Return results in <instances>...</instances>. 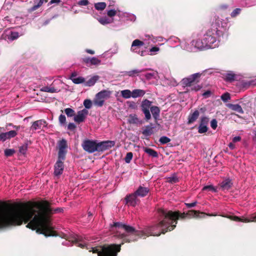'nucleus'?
<instances>
[{"mask_svg": "<svg viewBox=\"0 0 256 256\" xmlns=\"http://www.w3.org/2000/svg\"><path fill=\"white\" fill-rule=\"evenodd\" d=\"M158 212L163 220L144 230H136L131 226L118 222H114L110 226V231L114 236L122 239L124 242L120 244H112L102 246L100 249L92 248L93 252L98 253V256H117L118 252L120 250L121 244L124 242L134 241L143 236H158L161 233L164 234L168 231H171L176 226L178 220L184 218L187 216L202 218L206 215L205 213L194 210H189L186 214L159 209Z\"/></svg>", "mask_w": 256, "mask_h": 256, "instance_id": "nucleus-1", "label": "nucleus"}, {"mask_svg": "<svg viewBox=\"0 0 256 256\" xmlns=\"http://www.w3.org/2000/svg\"><path fill=\"white\" fill-rule=\"evenodd\" d=\"M220 22H221L220 20H216L215 23L212 24L211 28L208 30L203 36L207 48H214L218 46L219 44L218 38L222 34V30L219 29Z\"/></svg>", "mask_w": 256, "mask_h": 256, "instance_id": "nucleus-2", "label": "nucleus"}, {"mask_svg": "<svg viewBox=\"0 0 256 256\" xmlns=\"http://www.w3.org/2000/svg\"><path fill=\"white\" fill-rule=\"evenodd\" d=\"M112 92L108 90H103L98 92L94 100V104L95 106L101 107L104 104L105 100L110 98Z\"/></svg>", "mask_w": 256, "mask_h": 256, "instance_id": "nucleus-3", "label": "nucleus"}, {"mask_svg": "<svg viewBox=\"0 0 256 256\" xmlns=\"http://www.w3.org/2000/svg\"><path fill=\"white\" fill-rule=\"evenodd\" d=\"M82 147L85 151L93 153L98 151V142L90 140H84L82 144Z\"/></svg>", "mask_w": 256, "mask_h": 256, "instance_id": "nucleus-4", "label": "nucleus"}, {"mask_svg": "<svg viewBox=\"0 0 256 256\" xmlns=\"http://www.w3.org/2000/svg\"><path fill=\"white\" fill-rule=\"evenodd\" d=\"M206 71L203 72L202 73H196L192 74L190 76L182 79V84L186 86H192L194 83H198L199 82V78L203 73Z\"/></svg>", "mask_w": 256, "mask_h": 256, "instance_id": "nucleus-5", "label": "nucleus"}, {"mask_svg": "<svg viewBox=\"0 0 256 256\" xmlns=\"http://www.w3.org/2000/svg\"><path fill=\"white\" fill-rule=\"evenodd\" d=\"M222 216L228 218L230 220L236 222H256V214H252L249 216H242V218H239L238 216H224L222 215Z\"/></svg>", "mask_w": 256, "mask_h": 256, "instance_id": "nucleus-6", "label": "nucleus"}, {"mask_svg": "<svg viewBox=\"0 0 256 256\" xmlns=\"http://www.w3.org/2000/svg\"><path fill=\"white\" fill-rule=\"evenodd\" d=\"M68 147L66 140L62 139L58 142V158L60 159L64 160L66 153V148Z\"/></svg>", "mask_w": 256, "mask_h": 256, "instance_id": "nucleus-7", "label": "nucleus"}, {"mask_svg": "<svg viewBox=\"0 0 256 256\" xmlns=\"http://www.w3.org/2000/svg\"><path fill=\"white\" fill-rule=\"evenodd\" d=\"M151 104L152 102L148 100H144L142 102V110L144 114L146 119V120H149L151 118V116L149 110Z\"/></svg>", "mask_w": 256, "mask_h": 256, "instance_id": "nucleus-8", "label": "nucleus"}, {"mask_svg": "<svg viewBox=\"0 0 256 256\" xmlns=\"http://www.w3.org/2000/svg\"><path fill=\"white\" fill-rule=\"evenodd\" d=\"M115 145V142L112 140H106L100 142H98V152H102L108 150Z\"/></svg>", "mask_w": 256, "mask_h": 256, "instance_id": "nucleus-9", "label": "nucleus"}, {"mask_svg": "<svg viewBox=\"0 0 256 256\" xmlns=\"http://www.w3.org/2000/svg\"><path fill=\"white\" fill-rule=\"evenodd\" d=\"M88 114V112L86 109L79 110L77 112V114L74 116V120L78 124L82 122L85 120Z\"/></svg>", "mask_w": 256, "mask_h": 256, "instance_id": "nucleus-10", "label": "nucleus"}, {"mask_svg": "<svg viewBox=\"0 0 256 256\" xmlns=\"http://www.w3.org/2000/svg\"><path fill=\"white\" fill-rule=\"evenodd\" d=\"M46 122L44 120H40L34 122L31 126V130L32 131L36 130H40L44 127H46Z\"/></svg>", "mask_w": 256, "mask_h": 256, "instance_id": "nucleus-11", "label": "nucleus"}, {"mask_svg": "<svg viewBox=\"0 0 256 256\" xmlns=\"http://www.w3.org/2000/svg\"><path fill=\"white\" fill-rule=\"evenodd\" d=\"M62 160L58 158V160L55 164L54 174L56 176H59L62 173L64 167V163L62 162Z\"/></svg>", "mask_w": 256, "mask_h": 256, "instance_id": "nucleus-12", "label": "nucleus"}, {"mask_svg": "<svg viewBox=\"0 0 256 256\" xmlns=\"http://www.w3.org/2000/svg\"><path fill=\"white\" fill-rule=\"evenodd\" d=\"M144 44V43L143 42L138 39L135 40L133 41L132 43L130 50L132 52L138 53V51L140 50V48L143 46Z\"/></svg>", "mask_w": 256, "mask_h": 256, "instance_id": "nucleus-13", "label": "nucleus"}, {"mask_svg": "<svg viewBox=\"0 0 256 256\" xmlns=\"http://www.w3.org/2000/svg\"><path fill=\"white\" fill-rule=\"evenodd\" d=\"M84 62L88 66H90L92 65H98L100 64L101 61L96 57H92V58H86L84 59Z\"/></svg>", "mask_w": 256, "mask_h": 256, "instance_id": "nucleus-14", "label": "nucleus"}, {"mask_svg": "<svg viewBox=\"0 0 256 256\" xmlns=\"http://www.w3.org/2000/svg\"><path fill=\"white\" fill-rule=\"evenodd\" d=\"M137 196H138L136 194L135 192L127 196L126 198V204L134 206H135L137 204Z\"/></svg>", "mask_w": 256, "mask_h": 256, "instance_id": "nucleus-15", "label": "nucleus"}, {"mask_svg": "<svg viewBox=\"0 0 256 256\" xmlns=\"http://www.w3.org/2000/svg\"><path fill=\"white\" fill-rule=\"evenodd\" d=\"M148 192V188L140 186L135 192V193L138 196L144 197L145 196Z\"/></svg>", "mask_w": 256, "mask_h": 256, "instance_id": "nucleus-16", "label": "nucleus"}, {"mask_svg": "<svg viewBox=\"0 0 256 256\" xmlns=\"http://www.w3.org/2000/svg\"><path fill=\"white\" fill-rule=\"evenodd\" d=\"M6 38L10 40H14L19 37V34L16 32L12 30H6Z\"/></svg>", "mask_w": 256, "mask_h": 256, "instance_id": "nucleus-17", "label": "nucleus"}, {"mask_svg": "<svg viewBox=\"0 0 256 256\" xmlns=\"http://www.w3.org/2000/svg\"><path fill=\"white\" fill-rule=\"evenodd\" d=\"M204 43L206 42L204 40V37L202 40H198L192 42V44L199 49L207 48L206 45Z\"/></svg>", "mask_w": 256, "mask_h": 256, "instance_id": "nucleus-18", "label": "nucleus"}, {"mask_svg": "<svg viewBox=\"0 0 256 256\" xmlns=\"http://www.w3.org/2000/svg\"><path fill=\"white\" fill-rule=\"evenodd\" d=\"M72 242L77 246L82 248H84L86 246V242L82 240V238L80 236H76V237H74Z\"/></svg>", "mask_w": 256, "mask_h": 256, "instance_id": "nucleus-19", "label": "nucleus"}, {"mask_svg": "<svg viewBox=\"0 0 256 256\" xmlns=\"http://www.w3.org/2000/svg\"><path fill=\"white\" fill-rule=\"evenodd\" d=\"M199 115L200 112L198 110L190 114L188 118V124H191L194 122L198 119Z\"/></svg>", "mask_w": 256, "mask_h": 256, "instance_id": "nucleus-20", "label": "nucleus"}, {"mask_svg": "<svg viewBox=\"0 0 256 256\" xmlns=\"http://www.w3.org/2000/svg\"><path fill=\"white\" fill-rule=\"evenodd\" d=\"M148 70H151L150 68H144L142 70H134L127 72V75L129 76H138L140 73L145 72Z\"/></svg>", "mask_w": 256, "mask_h": 256, "instance_id": "nucleus-21", "label": "nucleus"}, {"mask_svg": "<svg viewBox=\"0 0 256 256\" xmlns=\"http://www.w3.org/2000/svg\"><path fill=\"white\" fill-rule=\"evenodd\" d=\"M146 94V91L140 89H135L132 91V98H137L143 96Z\"/></svg>", "mask_w": 256, "mask_h": 256, "instance_id": "nucleus-22", "label": "nucleus"}, {"mask_svg": "<svg viewBox=\"0 0 256 256\" xmlns=\"http://www.w3.org/2000/svg\"><path fill=\"white\" fill-rule=\"evenodd\" d=\"M40 90L44 92H48L50 93L57 92H58V89L54 88L52 84L50 86H46L41 88Z\"/></svg>", "mask_w": 256, "mask_h": 256, "instance_id": "nucleus-23", "label": "nucleus"}, {"mask_svg": "<svg viewBox=\"0 0 256 256\" xmlns=\"http://www.w3.org/2000/svg\"><path fill=\"white\" fill-rule=\"evenodd\" d=\"M70 79L72 82L76 84H82L84 82V78L82 76L76 77L74 74H72Z\"/></svg>", "mask_w": 256, "mask_h": 256, "instance_id": "nucleus-24", "label": "nucleus"}, {"mask_svg": "<svg viewBox=\"0 0 256 256\" xmlns=\"http://www.w3.org/2000/svg\"><path fill=\"white\" fill-rule=\"evenodd\" d=\"M144 76L147 80H150L152 79H157L158 76V72L156 71H154L152 72H148L144 74Z\"/></svg>", "mask_w": 256, "mask_h": 256, "instance_id": "nucleus-25", "label": "nucleus"}, {"mask_svg": "<svg viewBox=\"0 0 256 256\" xmlns=\"http://www.w3.org/2000/svg\"><path fill=\"white\" fill-rule=\"evenodd\" d=\"M128 122L131 124H140L141 122L136 114H130L129 116Z\"/></svg>", "mask_w": 256, "mask_h": 256, "instance_id": "nucleus-26", "label": "nucleus"}, {"mask_svg": "<svg viewBox=\"0 0 256 256\" xmlns=\"http://www.w3.org/2000/svg\"><path fill=\"white\" fill-rule=\"evenodd\" d=\"M144 152L152 158H157L158 156V152L152 148H144Z\"/></svg>", "mask_w": 256, "mask_h": 256, "instance_id": "nucleus-27", "label": "nucleus"}, {"mask_svg": "<svg viewBox=\"0 0 256 256\" xmlns=\"http://www.w3.org/2000/svg\"><path fill=\"white\" fill-rule=\"evenodd\" d=\"M150 111L153 117L156 120L159 116L160 110L158 106H152L150 108Z\"/></svg>", "mask_w": 256, "mask_h": 256, "instance_id": "nucleus-28", "label": "nucleus"}, {"mask_svg": "<svg viewBox=\"0 0 256 256\" xmlns=\"http://www.w3.org/2000/svg\"><path fill=\"white\" fill-rule=\"evenodd\" d=\"M98 79V76H94L92 78H91L90 80H88L87 82H86L84 84L86 86H92L95 84V83L96 82Z\"/></svg>", "mask_w": 256, "mask_h": 256, "instance_id": "nucleus-29", "label": "nucleus"}, {"mask_svg": "<svg viewBox=\"0 0 256 256\" xmlns=\"http://www.w3.org/2000/svg\"><path fill=\"white\" fill-rule=\"evenodd\" d=\"M229 108H231L232 110L236 111L240 114H243L244 111L242 110V108L241 106L238 104H230L229 105Z\"/></svg>", "mask_w": 256, "mask_h": 256, "instance_id": "nucleus-30", "label": "nucleus"}, {"mask_svg": "<svg viewBox=\"0 0 256 256\" xmlns=\"http://www.w3.org/2000/svg\"><path fill=\"white\" fill-rule=\"evenodd\" d=\"M122 96L126 99L132 97V91L131 92L129 90H125L121 91Z\"/></svg>", "mask_w": 256, "mask_h": 256, "instance_id": "nucleus-31", "label": "nucleus"}, {"mask_svg": "<svg viewBox=\"0 0 256 256\" xmlns=\"http://www.w3.org/2000/svg\"><path fill=\"white\" fill-rule=\"evenodd\" d=\"M224 78L226 81L232 82L234 80L235 74L232 72H228L224 75Z\"/></svg>", "mask_w": 256, "mask_h": 256, "instance_id": "nucleus-32", "label": "nucleus"}, {"mask_svg": "<svg viewBox=\"0 0 256 256\" xmlns=\"http://www.w3.org/2000/svg\"><path fill=\"white\" fill-rule=\"evenodd\" d=\"M231 186L230 180H226L222 182L220 186L224 190H228Z\"/></svg>", "mask_w": 256, "mask_h": 256, "instance_id": "nucleus-33", "label": "nucleus"}, {"mask_svg": "<svg viewBox=\"0 0 256 256\" xmlns=\"http://www.w3.org/2000/svg\"><path fill=\"white\" fill-rule=\"evenodd\" d=\"M94 7L96 10H104L106 7V4L104 2H98L96 4H95Z\"/></svg>", "mask_w": 256, "mask_h": 256, "instance_id": "nucleus-34", "label": "nucleus"}, {"mask_svg": "<svg viewBox=\"0 0 256 256\" xmlns=\"http://www.w3.org/2000/svg\"><path fill=\"white\" fill-rule=\"evenodd\" d=\"M64 112L68 117H72L73 116H75V112L74 110L71 108H66L64 109Z\"/></svg>", "mask_w": 256, "mask_h": 256, "instance_id": "nucleus-35", "label": "nucleus"}, {"mask_svg": "<svg viewBox=\"0 0 256 256\" xmlns=\"http://www.w3.org/2000/svg\"><path fill=\"white\" fill-rule=\"evenodd\" d=\"M98 20L102 24H108L112 22V20L106 17L100 18Z\"/></svg>", "mask_w": 256, "mask_h": 256, "instance_id": "nucleus-36", "label": "nucleus"}, {"mask_svg": "<svg viewBox=\"0 0 256 256\" xmlns=\"http://www.w3.org/2000/svg\"><path fill=\"white\" fill-rule=\"evenodd\" d=\"M208 130V126L200 124L198 128V132L200 134H204L207 132Z\"/></svg>", "mask_w": 256, "mask_h": 256, "instance_id": "nucleus-37", "label": "nucleus"}, {"mask_svg": "<svg viewBox=\"0 0 256 256\" xmlns=\"http://www.w3.org/2000/svg\"><path fill=\"white\" fill-rule=\"evenodd\" d=\"M208 122H209V119L208 117L202 116V117H201L200 120V124L207 126L208 124Z\"/></svg>", "mask_w": 256, "mask_h": 256, "instance_id": "nucleus-38", "label": "nucleus"}, {"mask_svg": "<svg viewBox=\"0 0 256 256\" xmlns=\"http://www.w3.org/2000/svg\"><path fill=\"white\" fill-rule=\"evenodd\" d=\"M84 105L86 108L85 109H90L92 106V102L90 100H85L84 102Z\"/></svg>", "mask_w": 256, "mask_h": 256, "instance_id": "nucleus-39", "label": "nucleus"}, {"mask_svg": "<svg viewBox=\"0 0 256 256\" xmlns=\"http://www.w3.org/2000/svg\"><path fill=\"white\" fill-rule=\"evenodd\" d=\"M6 134L8 139L14 138L17 135V132L16 130H10L6 132Z\"/></svg>", "mask_w": 256, "mask_h": 256, "instance_id": "nucleus-40", "label": "nucleus"}, {"mask_svg": "<svg viewBox=\"0 0 256 256\" xmlns=\"http://www.w3.org/2000/svg\"><path fill=\"white\" fill-rule=\"evenodd\" d=\"M170 138H168L167 136H162L160 140H159V142L162 144H166V143H168V142H170Z\"/></svg>", "mask_w": 256, "mask_h": 256, "instance_id": "nucleus-41", "label": "nucleus"}, {"mask_svg": "<svg viewBox=\"0 0 256 256\" xmlns=\"http://www.w3.org/2000/svg\"><path fill=\"white\" fill-rule=\"evenodd\" d=\"M133 156L132 153L131 152H128L124 158V160L126 163H130L132 160Z\"/></svg>", "mask_w": 256, "mask_h": 256, "instance_id": "nucleus-42", "label": "nucleus"}, {"mask_svg": "<svg viewBox=\"0 0 256 256\" xmlns=\"http://www.w3.org/2000/svg\"><path fill=\"white\" fill-rule=\"evenodd\" d=\"M202 190L203 191H204V190H210V191H212L213 192H216V188H214L212 185L204 186L202 188Z\"/></svg>", "mask_w": 256, "mask_h": 256, "instance_id": "nucleus-43", "label": "nucleus"}, {"mask_svg": "<svg viewBox=\"0 0 256 256\" xmlns=\"http://www.w3.org/2000/svg\"><path fill=\"white\" fill-rule=\"evenodd\" d=\"M48 0H40L38 3L36 5H34L32 8V10H35L40 7L44 2H46Z\"/></svg>", "mask_w": 256, "mask_h": 256, "instance_id": "nucleus-44", "label": "nucleus"}, {"mask_svg": "<svg viewBox=\"0 0 256 256\" xmlns=\"http://www.w3.org/2000/svg\"><path fill=\"white\" fill-rule=\"evenodd\" d=\"M192 90L198 91L201 89L202 86L197 84V83H194L192 86H190Z\"/></svg>", "mask_w": 256, "mask_h": 256, "instance_id": "nucleus-45", "label": "nucleus"}, {"mask_svg": "<svg viewBox=\"0 0 256 256\" xmlns=\"http://www.w3.org/2000/svg\"><path fill=\"white\" fill-rule=\"evenodd\" d=\"M160 50V48L157 46H154L150 48V55H154L156 54L158 51Z\"/></svg>", "mask_w": 256, "mask_h": 256, "instance_id": "nucleus-46", "label": "nucleus"}, {"mask_svg": "<svg viewBox=\"0 0 256 256\" xmlns=\"http://www.w3.org/2000/svg\"><path fill=\"white\" fill-rule=\"evenodd\" d=\"M15 152L14 149H6L4 150V154L6 156H12Z\"/></svg>", "mask_w": 256, "mask_h": 256, "instance_id": "nucleus-47", "label": "nucleus"}, {"mask_svg": "<svg viewBox=\"0 0 256 256\" xmlns=\"http://www.w3.org/2000/svg\"><path fill=\"white\" fill-rule=\"evenodd\" d=\"M167 181L170 183H176L178 182V180L176 176H172L171 177H169L167 179Z\"/></svg>", "mask_w": 256, "mask_h": 256, "instance_id": "nucleus-48", "label": "nucleus"}, {"mask_svg": "<svg viewBox=\"0 0 256 256\" xmlns=\"http://www.w3.org/2000/svg\"><path fill=\"white\" fill-rule=\"evenodd\" d=\"M152 132V128H151L146 127L142 132V134L146 136H150Z\"/></svg>", "mask_w": 256, "mask_h": 256, "instance_id": "nucleus-49", "label": "nucleus"}, {"mask_svg": "<svg viewBox=\"0 0 256 256\" xmlns=\"http://www.w3.org/2000/svg\"><path fill=\"white\" fill-rule=\"evenodd\" d=\"M59 122L61 124H64L66 122V118L64 115L60 114L58 118Z\"/></svg>", "mask_w": 256, "mask_h": 256, "instance_id": "nucleus-50", "label": "nucleus"}, {"mask_svg": "<svg viewBox=\"0 0 256 256\" xmlns=\"http://www.w3.org/2000/svg\"><path fill=\"white\" fill-rule=\"evenodd\" d=\"M217 121L216 119H212L210 122V126L213 130H216L217 128Z\"/></svg>", "mask_w": 256, "mask_h": 256, "instance_id": "nucleus-51", "label": "nucleus"}, {"mask_svg": "<svg viewBox=\"0 0 256 256\" xmlns=\"http://www.w3.org/2000/svg\"><path fill=\"white\" fill-rule=\"evenodd\" d=\"M221 98L223 101L226 102L230 99V96L228 93H225L221 96Z\"/></svg>", "mask_w": 256, "mask_h": 256, "instance_id": "nucleus-52", "label": "nucleus"}, {"mask_svg": "<svg viewBox=\"0 0 256 256\" xmlns=\"http://www.w3.org/2000/svg\"><path fill=\"white\" fill-rule=\"evenodd\" d=\"M241 10L240 8H237L234 10L231 14L232 17H235L240 12Z\"/></svg>", "mask_w": 256, "mask_h": 256, "instance_id": "nucleus-53", "label": "nucleus"}, {"mask_svg": "<svg viewBox=\"0 0 256 256\" xmlns=\"http://www.w3.org/2000/svg\"><path fill=\"white\" fill-rule=\"evenodd\" d=\"M7 135L6 132H2L0 134V140L2 141H5L6 140L8 139L7 138Z\"/></svg>", "mask_w": 256, "mask_h": 256, "instance_id": "nucleus-54", "label": "nucleus"}, {"mask_svg": "<svg viewBox=\"0 0 256 256\" xmlns=\"http://www.w3.org/2000/svg\"><path fill=\"white\" fill-rule=\"evenodd\" d=\"M107 14L108 16L112 17L116 14V11L114 10H110L108 11Z\"/></svg>", "mask_w": 256, "mask_h": 256, "instance_id": "nucleus-55", "label": "nucleus"}, {"mask_svg": "<svg viewBox=\"0 0 256 256\" xmlns=\"http://www.w3.org/2000/svg\"><path fill=\"white\" fill-rule=\"evenodd\" d=\"M166 40L162 36H158L156 38L154 42H166Z\"/></svg>", "mask_w": 256, "mask_h": 256, "instance_id": "nucleus-56", "label": "nucleus"}, {"mask_svg": "<svg viewBox=\"0 0 256 256\" xmlns=\"http://www.w3.org/2000/svg\"><path fill=\"white\" fill-rule=\"evenodd\" d=\"M88 4V0H81L78 2V4L80 6H87Z\"/></svg>", "mask_w": 256, "mask_h": 256, "instance_id": "nucleus-57", "label": "nucleus"}, {"mask_svg": "<svg viewBox=\"0 0 256 256\" xmlns=\"http://www.w3.org/2000/svg\"><path fill=\"white\" fill-rule=\"evenodd\" d=\"M76 128V126L74 123H70L68 126V129L69 130H74Z\"/></svg>", "mask_w": 256, "mask_h": 256, "instance_id": "nucleus-58", "label": "nucleus"}, {"mask_svg": "<svg viewBox=\"0 0 256 256\" xmlns=\"http://www.w3.org/2000/svg\"><path fill=\"white\" fill-rule=\"evenodd\" d=\"M196 202H194L192 203H186L185 204L186 205V207L188 208H190L192 207H194L196 204Z\"/></svg>", "mask_w": 256, "mask_h": 256, "instance_id": "nucleus-59", "label": "nucleus"}, {"mask_svg": "<svg viewBox=\"0 0 256 256\" xmlns=\"http://www.w3.org/2000/svg\"><path fill=\"white\" fill-rule=\"evenodd\" d=\"M61 2V0H51L49 3L48 4L50 5L54 4H58Z\"/></svg>", "mask_w": 256, "mask_h": 256, "instance_id": "nucleus-60", "label": "nucleus"}, {"mask_svg": "<svg viewBox=\"0 0 256 256\" xmlns=\"http://www.w3.org/2000/svg\"><path fill=\"white\" fill-rule=\"evenodd\" d=\"M241 140V137L240 136H235L232 139L233 142H240Z\"/></svg>", "mask_w": 256, "mask_h": 256, "instance_id": "nucleus-61", "label": "nucleus"}, {"mask_svg": "<svg viewBox=\"0 0 256 256\" xmlns=\"http://www.w3.org/2000/svg\"><path fill=\"white\" fill-rule=\"evenodd\" d=\"M210 91H209V90H208V91H206V92H204L203 94H202V95H203L204 96L208 97V96L210 95Z\"/></svg>", "mask_w": 256, "mask_h": 256, "instance_id": "nucleus-62", "label": "nucleus"}, {"mask_svg": "<svg viewBox=\"0 0 256 256\" xmlns=\"http://www.w3.org/2000/svg\"><path fill=\"white\" fill-rule=\"evenodd\" d=\"M233 143V142H230L228 144V146L231 150H234L235 148V146Z\"/></svg>", "mask_w": 256, "mask_h": 256, "instance_id": "nucleus-63", "label": "nucleus"}, {"mask_svg": "<svg viewBox=\"0 0 256 256\" xmlns=\"http://www.w3.org/2000/svg\"><path fill=\"white\" fill-rule=\"evenodd\" d=\"M140 56H144L146 54V51H138V52Z\"/></svg>", "mask_w": 256, "mask_h": 256, "instance_id": "nucleus-64", "label": "nucleus"}]
</instances>
